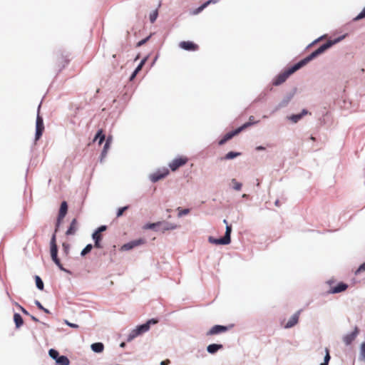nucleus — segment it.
I'll list each match as a JSON object with an SVG mask.
<instances>
[{
  "mask_svg": "<svg viewBox=\"0 0 365 365\" xmlns=\"http://www.w3.org/2000/svg\"><path fill=\"white\" fill-rule=\"evenodd\" d=\"M56 365H69L70 361L66 356L61 355L56 361Z\"/></svg>",
  "mask_w": 365,
  "mask_h": 365,
  "instance_id": "25",
  "label": "nucleus"
},
{
  "mask_svg": "<svg viewBox=\"0 0 365 365\" xmlns=\"http://www.w3.org/2000/svg\"><path fill=\"white\" fill-rule=\"evenodd\" d=\"M55 264H56V266H57V267H58L61 271H63V272H67V273H70V272H69L68 269H65V268L63 267V265H62V264L61 263V261H60V260H59V262H58L57 263H55Z\"/></svg>",
  "mask_w": 365,
  "mask_h": 365,
  "instance_id": "55",
  "label": "nucleus"
},
{
  "mask_svg": "<svg viewBox=\"0 0 365 365\" xmlns=\"http://www.w3.org/2000/svg\"><path fill=\"white\" fill-rule=\"evenodd\" d=\"M303 66L301 64L299 61H298L297 63H294L293 66L287 68V71L291 76L292 74H293L294 72L299 70Z\"/></svg>",
  "mask_w": 365,
  "mask_h": 365,
  "instance_id": "27",
  "label": "nucleus"
},
{
  "mask_svg": "<svg viewBox=\"0 0 365 365\" xmlns=\"http://www.w3.org/2000/svg\"><path fill=\"white\" fill-rule=\"evenodd\" d=\"M14 322L15 323V326H16V329L20 328L23 325V324H24L23 318L21 316V314H19V313H14Z\"/></svg>",
  "mask_w": 365,
  "mask_h": 365,
  "instance_id": "24",
  "label": "nucleus"
},
{
  "mask_svg": "<svg viewBox=\"0 0 365 365\" xmlns=\"http://www.w3.org/2000/svg\"><path fill=\"white\" fill-rule=\"evenodd\" d=\"M360 354L361 357L365 360V342H363L361 345Z\"/></svg>",
  "mask_w": 365,
  "mask_h": 365,
  "instance_id": "53",
  "label": "nucleus"
},
{
  "mask_svg": "<svg viewBox=\"0 0 365 365\" xmlns=\"http://www.w3.org/2000/svg\"><path fill=\"white\" fill-rule=\"evenodd\" d=\"M107 228L108 227L106 225H101L95 230V232L101 234L103 232L106 231Z\"/></svg>",
  "mask_w": 365,
  "mask_h": 365,
  "instance_id": "50",
  "label": "nucleus"
},
{
  "mask_svg": "<svg viewBox=\"0 0 365 365\" xmlns=\"http://www.w3.org/2000/svg\"><path fill=\"white\" fill-rule=\"evenodd\" d=\"M219 1V0H208L205 2H204L205 5L206 6V7L210 4H215V3H217Z\"/></svg>",
  "mask_w": 365,
  "mask_h": 365,
  "instance_id": "62",
  "label": "nucleus"
},
{
  "mask_svg": "<svg viewBox=\"0 0 365 365\" xmlns=\"http://www.w3.org/2000/svg\"><path fill=\"white\" fill-rule=\"evenodd\" d=\"M309 113V111L307 109H302L301 113L299 114L302 118H303L304 115H307Z\"/></svg>",
  "mask_w": 365,
  "mask_h": 365,
  "instance_id": "63",
  "label": "nucleus"
},
{
  "mask_svg": "<svg viewBox=\"0 0 365 365\" xmlns=\"http://www.w3.org/2000/svg\"><path fill=\"white\" fill-rule=\"evenodd\" d=\"M254 116L251 115L249 118V121L248 122H246L245 123H249V127L252 125H255V124H257L258 123V121H254Z\"/></svg>",
  "mask_w": 365,
  "mask_h": 365,
  "instance_id": "57",
  "label": "nucleus"
},
{
  "mask_svg": "<svg viewBox=\"0 0 365 365\" xmlns=\"http://www.w3.org/2000/svg\"><path fill=\"white\" fill-rule=\"evenodd\" d=\"M50 246H57L56 245V233H53L51 241H50Z\"/></svg>",
  "mask_w": 365,
  "mask_h": 365,
  "instance_id": "54",
  "label": "nucleus"
},
{
  "mask_svg": "<svg viewBox=\"0 0 365 365\" xmlns=\"http://www.w3.org/2000/svg\"><path fill=\"white\" fill-rule=\"evenodd\" d=\"M145 242V240L143 238H139L137 240H134L132 241H130L125 244H124L120 250L122 251H129L132 249H133L135 247L140 246Z\"/></svg>",
  "mask_w": 365,
  "mask_h": 365,
  "instance_id": "6",
  "label": "nucleus"
},
{
  "mask_svg": "<svg viewBox=\"0 0 365 365\" xmlns=\"http://www.w3.org/2000/svg\"><path fill=\"white\" fill-rule=\"evenodd\" d=\"M310 61H312V60L310 59L309 56H306L305 58L299 61V62L303 66H306Z\"/></svg>",
  "mask_w": 365,
  "mask_h": 365,
  "instance_id": "48",
  "label": "nucleus"
},
{
  "mask_svg": "<svg viewBox=\"0 0 365 365\" xmlns=\"http://www.w3.org/2000/svg\"><path fill=\"white\" fill-rule=\"evenodd\" d=\"M41 103L38 106L36 120V133H35V141H37L41 137L44 130L43 118L40 115L39 111L41 108Z\"/></svg>",
  "mask_w": 365,
  "mask_h": 365,
  "instance_id": "1",
  "label": "nucleus"
},
{
  "mask_svg": "<svg viewBox=\"0 0 365 365\" xmlns=\"http://www.w3.org/2000/svg\"><path fill=\"white\" fill-rule=\"evenodd\" d=\"M129 206L126 205L124 207H119L116 212V217H119L123 215V212L128 209Z\"/></svg>",
  "mask_w": 365,
  "mask_h": 365,
  "instance_id": "37",
  "label": "nucleus"
},
{
  "mask_svg": "<svg viewBox=\"0 0 365 365\" xmlns=\"http://www.w3.org/2000/svg\"><path fill=\"white\" fill-rule=\"evenodd\" d=\"M149 329L148 324L145 323L137 326L135 329H133L128 335L127 341L130 342L133 341L135 337L147 332Z\"/></svg>",
  "mask_w": 365,
  "mask_h": 365,
  "instance_id": "3",
  "label": "nucleus"
},
{
  "mask_svg": "<svg viewBox=\"0 0 365 365\" xmlns=\"http://www.w3.org/2000/svg\"><path fill=\"white\" fill-rule=\"evenodd\" d=\"M187 162V158L180 157L174 159L171 163H169V168L172 171L177 170L180 167L184 165Z\"/></svg>",
  "mask_w": 365,
  "mask_h": 365,
  "instance_id": "7",
  "label": "nucleus"
},
{
  "mask_svg": "<svg viewBox=\"0 0 365 365\" xmlns=\"http://www.w3.org/2000/svg\"><path fill=\"white\" fill-rule=\"evenodd\" d=\"M169 174L168 168H163L162 170H158L154 173L149 175V179L152 182H156L161 179L165 178Z\"/></svg>",
  "mask_w": 365,
  "mask_h": 365,
  "instance_id": "5",
  "label": "nucleus"
},
{
  "mask_svg": "<svg viewBox=\"0 0 365 365\" xmlns=\"http://www.w3.org/2000/svg\"><path fill=\"white\" fill-rule=\"evenodd\" d=\"M93 246V245L91 244H88L81 251V255L82 257H84L86 256V255H88L89 252H91V251L92 250Z\"/></svg>",
  "mask_w": 365,
  "mask_h": 365,
  "instance_id": "34",
  "label": "nucleus"
},
{
  "mask_svg": "<svg viewBox=\"0 0 365 365\" xmlns=\"http://www.w3.org/2000/svg\"><path fill=\"white\" fill-rule=\"evenodd\" d=\"M228 330V327L224 325H215L207 333V336L219 334Z\"/></svg>",
  "mask_w": 365,
  "mask_h": 365,
  "instance_id": "8",
  "label": "nucleus"
},
{
  "mask_svg": "<svg viewBox=\"0 0 365 365\" xmlns=\"http://www.w3.org/2000/svg\"><path fill=\"white\" fill-rule=\"evenodd\" d=\"M364 18H365V7L362 9V11L355 18H354L353 20L354 21H357Z\"/></svg>",
  "mask_w": 365,
  "mask_h": 365,
  "instance_id": "40",
  "label": "nucleus"
},
{
  "mask_svg": "<svg viewBox=\"0 0 365 365\" xmlns=\"http://www.w3.org/2000/svg\"><path fill=\"white\" fill-rule=\"evenodd\" d=\"M151 35L145 37V38L139 41L137 44H136V46L137 47H140V46H142L143 45H144L150 38Z\"/></svg>",
  "mask_w": 365,
  "mask_h": 365,
  "instance_id": "45",
  "label": "nucleus"
},
{
  "mask_svg": "<svg viewBox=\"0 0 365 365\" xmlns=\"http://www.w3.org/2000/svg\"><path fill=\"white\" fill-rule=\"evenodd\" d=\"M15 305L22 312V313L24 314L27 315V316L30 315L29 312L24 307H23L21 305H20L17 302L15 303Z\"/></svg>",
  "mask_w": 365,
  "mask_h": 365,
  "instance_id": "46",
  "label": "nucleus"
},
{
  "mask_svg": "<svg viewBox=\"0 0 365 365\" xmlns=\"http://www.w3.org/2000/svg\"><path fill=\"white\" fill-rule=\"evenodd\" d=\"M179 46L185 51H195L198 49V46L192 41H181Z\"/></svg>",
  "mask_w": 365,
  "mask_h": 365,
  "instance_id": "10",
  "label": "nucleus"
},
{
  "mask_svg": "<svg viewBox=\"0 0 365 365\" xmlns=\"http://www.w3.org/2000/svg\"><path fill=\"white\" fill-rule=\"evenodd\" d=\"M76 224H77L76 219H75V218L73 219L72 221L71 222L69 227H68L66 232V235H73L76 233V232L77 230Z\"/></svg>",
  "mask_w": 365,
  "mask_h": 365,
  "instance_id": "20",
  "label": "nucleus"
},
{
  "mask_svg": "<svg viewBox=\"0 0 365 365\" xmlns=\"http://www.w3.org/2000/svg\"><path fill=\"white\" fill-rule=\"evenodd\" d=\"M91 350L95 353H101L104 349V345L102 342L93 343L91 345Z\"/></svg>",
  "mask_w": 365,
  "mask_h": 365,
  "instance_id": "21",
  "label": "nucleus"
},
{
  "mask_svg": "<svg viewBox=\"0 0 365 365\" xmlns=\"http://www.w3.org/2000/svg\"><path fill=\"white\" fill-rule=\"evenodd\" d=\"M177 227V225L169 222L163 221L159 222V226L158 228V231L165 232L166 230H175Z\"/></svg>",
  "mask_w": 365,
  "mask_h": 365,
  "instance_id": "14",
  "label": "nucleus"
},
{
  "mask_svg": "<svg viewBox=\"0 0 365 365\" xmlns=\"http://www.w3.org/2000/svg\"><path fill=\"white\" fill-rule=\"evenodd\" d=\"M232 182L234 184L233 188L235 190H240L242 186V184L241 182H237L235 179L232 180Z\"/></svg>",
  "mask_w": 365,
  "mask_h": 365,
  "instance_id": "43",
  "label": "nucleus"
},
{
  "mask_svg": "<svg viewBox=\"0 0 365 365\" xmlns=\"http://www.w3.org/2000/svg\"><path fill=\"white\" fill-rule=\"evenodd\" d=\"M359 333V329L357 327H355L354 330L347 334H346L343 337V341L346 345H350L353 341L356 339L357 334Z\"/></svg>",
  "mask_w": 365,
  "mask_h": 365,
  "instance_id": "11",
  "label": "nucleus"
},
{
  "mask_svg": "<svg viewBox=\"0 0 365 365\" xmlns=\"http://www.w3.org/2000/svg\"><path fill=\"white\" fill-rule=\"evenodd\" d=\"M328 47L327 46L326 43H323L318 48H317L315 51H312L310 54L308 56H309L310 59L312 61L321 54L324 53L327 50H328Z\"/></svg>",
  "mask_w": 365,
  "mask_h": 365,
  "instance_id": "13",
  "label": "nucleus"
},
{
  "mask_svg": "<svg viewBox=\"0 0 365 365\" xmlns=\"http://www.w3.org/2000/svg\"><path fill=\"white\" fill-rule=\"evenodd\" d=\"M325 356H324V362H329L330 359H331V356H330V354H329V350L328 348H326L325 349Z\"/></svg>",
  "mask_w": 365,
  "mask_h": 365,
  "instance_id": "47",
  "label": "nucleus"
},
{
  "mask_svg": "<svg viewBox=\"0 0 365 365\" xmlns=\"http://www.w3.org/2000/svg\"><path fill=\"white\" fill-rule=\"evenodd\" d=\"M62 247L63 254L67 256L69 253L70 245L66 242H63Z\"/></svg>",
  "mask_w": 365,
  "mask_h": 365,
  "instance_id": "42",
  "label": "nucleus"
},
{
  "mask_svg": "<svg viewBox=\"0 0 365 365\" xmlns=\"http://www.w3.org/2000/svg\"><path fill=\"white\" fill-rule=\"evenodd\" d=\"M149 58V56H145L140 62V63L138 65V66L135 68V70L133 71V72L132 73V74L130 75L129 79L130 81H133L136 75L139 73V71L142 69L143 66L145 65V63H146V61H148Z\"/></svg>",
  "mask_w": 365,
  "mask_h": 365,
  "instance_id": "16",
  "label": "nucleus"
},
{
  "mask_svg": "<svg viewBox=\"0 0 365 365\" xmlns=\"http://www.w3.org/2000/svg\"><path fill=\"white\" fill-rule=\"evenodd\" d=\"M34 279L37 289L39 290H43L44 288V284L41 278L38 275H35Z\"/></svg>",
  "mask_w": 365,
  "mask_h": 365,
  "instance_id": "30",
  "label": "nucleus"
},
{
  "mask_svg": "<svg viewBox=\"0 0 365 365\" xmlns=\"http://www.w3.org/2000/svg\"><path fill=\"white\" fill-rule=\"evenodd\" d=\"M111 143H112V136L109 135L107 137L105 144L110 146Z\"/></svg>",
  "mask_w": 365,
  "mask_h": 365,
  "instance_id": "61",
  "label": "nucleus"
},
{
  "mask_svg": "<svg viewBox=\"0 0 365 365\" xmlns=\"http://www.w3.org/2000/svg\"><path fill=\"white\" fill-rule=\"evenodd\" d=\"M302 118L300 116L299 113L292 114L291 115L287 116V119L292 121L293 123H297L299 122Z\"/></svg>",
  "mask_w": 365,
  "mask_h": 365,
  "instance_id": "33",
  "label": "nucleus"
},
{
  "mask_svg": "<svg viewBox=\"0 0 365 365\" xmlns=\"http://www.w3.org/2000/svg\"><path fill=\"white\" fill-rule=\"evenodd\" d=\"M68 212V204L66 201H63L61 203L60 209L58 211V217H59V220H63L65 216L66 215Z\"/></svg>",
  "mask_w": 365,
  "mask_h": 365,
  "instance_id": "19",
  "label": "nucleus"
},
{
  "mask_svg": "<svg viewBox=\"0 0 365 365\" xmlns=\"http://www.w3.org/2000/svg\"><path fill=\"white\" fill-rule=\"evenodd\" d=\"M348 288V285L344 282H339L336 286L331 287L329 291L330 294H337L345 291Z\"/></svg>",
  "mask_w": 365,
  "mask_h": 365,
  "instance_id": "15",
  "label": "nucleus"
},
{
  "mask_svg": "<svg viewBox=\"0 0 365 365\" xmlns=\"http://www.w3.org/2000/svg\"><path fill=\"white\" fill-rule=\"evenodd\" d=\"M290 75L287 73V70L277 75L272 81V84L275 86H279L283 83Z\"/></svg>",
  "mask_w": 365,
  "mask_h": 365,
  "instance_id": "9",
  "label": "nucleus"
},
{
  "mask_svg": "<svg viewBox=\"0 0 365 365\" xmlns=\"http://www.w3.org/2000/svg\"><path fill=\"white\" fill-rule=\"evenodd\" d=\"M34 303L39 309L43 311L46 314H50V311L48 309L43 307L38 300H35Z\"/></svg>",
  "mask_w": 365,
  "mask_h": 365,
  "instance_id": "36",
  "label": "nucleus"
},
{
  "mask_svg": "<svg viewBox=\"0 0 365 365\" xmlns=\"http://www.w3.org/2000/svg\"><path fill=\"white\" fill-rule=\"evenodd\" d=\"M109 148H110L109 145L104 144L103 148L101 155H100V162L101 163L103 162L104 158L106 157Z\"/></svg>",
  "mask_w": 365,
  "mask_h": 365,
  "instance_id": "31",
  "label": "nucleus"
},
{
  "mask_svg": "<svg viewBox=\"0 0 365 365\" xmlns=\"http://www.w3.org/2000/svg\"><path fill=\"white\" fill-rule=\"evenodd\" d=\"M222 349L223 345L221 344H210L207 346V351L210 354H215Z\"/></svg>",
  "mask_w": 365,
  "mask_h": 365,
  "instance_id": "18",
  "label": "nucleus"
},
{
  "mask_svg": "<svg viewBox=\"0 0 365 365\" xmlns=\"http://www.w3.org/2000/svg\"><path fill=\"white\" fill-rule=\"evenodd\" d=\"M158 13L157 10H155L153 12H151L150 14V16H149L150 21L151 23H154L158 17Z\"/></svg>",
  "mask_w": 365,
  "mask_h": 365,
  "instance_id": "39",
  "label": "nucleus"
},
{
  "mask_svg": "<svg viewBox=\"0 0 365 365\" xmlns=\"http://www.w3.org/2000/svg\"><path fill=\"white\" fill-rule=\"evenodd\" d=\"M61 220H59V217H57V220H56V227H55V232L54 233H56L58 231V228L60 227Z\"/></svg>",
  "mask_w": 365,
  "mask_h": 365,
  "instance_id": "58",
  "label": "nucleus"
},
{
  "mask_svg": "<svg viewBox=\"0 0 365 365\" xmlns=\"http://www.w3.org/2000/svg\"><path fill=\"white\" fill-rule=\"evenodd\" d=\"M301 311L302 310L297 311L290 317V319L288 320V322L284 327L285 329H290L298 323Z\"/></svg>",
  "mask_w": 365,
  "mask_h": 365,
  "instance_id": "12",
  "label": "nucleus"
},
{
  "mask_svg": "<svg viewBox=\"0 0 365 365\" xmlns=\"http://www.w3.org/2000/svg\"><path fill=\"white\" fill-rule=\"evenodd\" d=\"M249 123H244L241 126L238 127L237 128L232 130L228 133H227L218 142V144L220 145H224L227 141L232 139L234 136L238 135L240 133H241L242 130L246 129L249 127Z\"/></svg>",
  "mask_w": 365,
  "mask_h": 365,
  "instance_id": "2",
  "label": "nucleus"
},
{
  "mask_svg": "<svg viewBox=\"0 0 365 365\" xmlns=\"http://www.w3.org/2000/svg\"><path fill=\"white\" fill-rule=\"evenodd\" d=\"M303 66L301 64L299 61H298L297 63H294L293 66L287 68V71L291 76L292 74H293L294 72L299 70Z\"/></svg>",
  "mask_w": 365,
  "mask_h": 365,
  "instance_id": "26",
  "label": "nucleus"
},
{
  "mask_svg": "<svg viewBox=\"0 0 365 365\" xmlns=\"http://www.w3.org/2000/svg\"><path fill=\"white\" fill-rule=\"evenodd\" d=\"M206 8V6L205 5V4L203 3L201 6H200L198 8H197L194 11H193V14H199L200 12H201L203 9H205Z\"/></svg>",
  "mask_w": 365,
  "mask_h": 365,
  "instance_id": "51",
  "label": "nucleus"
},
{
  "mask_svg": "<svg viewBox=\"0 0 365 365\" xmlns=\"http://www.w3.org/2000/svg\"><path fill=\"white\" fill-rule=\"evenodd\" d=\"M158 226H159V222H153V223H148L145 225V227L150 229V230H154L155 231H158Z\"/></svg>",
  "mask_w": 365,
  "mask_h": 365,
  "instance_id": "35",
  "label": "nucleus"
},
{
  "mask_svg": "<svg viewBox=\"0 0 365 365\" xmlns=\"http://www.w3.org/2000/svg\"><path fill=\"white\" fill-rule=\"evenodd\" d=\"M322 38V36H321V37H319V38H318L315 39L314 41H312L311 43H309V44L307 46V48H309L312 47V46H314L315 43H317L319 41H320Z\"/></svg>",
  "mask_w": 365,
  "mask_h": 365,
  "instance_id": "60",
  "label": "nucleus"
},
{
  "mask_svg": "<svg viewBox=\"0 0 365 365\" xmlns=\"http://www.w3.org/2000/svg\"><path fill=\"white\" fill-rule=\"evenodd\" d=\"M50 252H51V256L58 255V247L57 246H50Z\"/></svg>",
  "mask_w": 365,
  "mask_h": 365,
  "instance_id": "49",
  "label": "nucleus"
},
{
  "mask_svg": "<svg viewBox=\"0 0 365 365\" xmlns=\"http://www.w3.org/2000/svg\"><path fill=\"white\" fill-rule=\"evenodd\" d=\"M208 242L211 244L214 245H229V242L224 238V237H221L220 238H215L212 236H210L208 237Z\"/></svg>",
  "mask_w": 365,
  "mask_h": 365,
  "instance_id": "17",
  "label": "nucleus"
},
{
  "mask_svg": "<svg viewBox=\"0 0 365 365\" xmlns=\"http://www.w3.org/2000/svg\"><path fill=\"white\" fill-rule=\"evenodd\" d=\"M48 355L49 356L55 360V361L57 360V358L59 357L61 355L59 354V352L54 349H50L48 351Z\"/></svg>",
  "mask_w": 365,
  "mask_h": 365,
  "instance_id": "32",
  "label": "nucleus"
},
{
  "mask_svg": "<svg viewBox=\"0 0 365 365\" xmlns=\"http://www.w3.org/2000/svg\"><path fill=\"white\" fill-rule=\"evenodd\" d=\"M158 322V320L157 319H155V318H152L150 319H148L145 324H148V326H149V328H150V326L151 325H153V324H155Z\"/></svg>",
  "mask_w": 365,
  "mask_h": 365,
  "instance_id": "52",
  "label": "nucleus"
},
{
  "mask_svg": "<svg viewBox=\"0 0 365 365\" xmlns=\"http://www.w3.org/2000/svg\"><path fill=\"white\" fill-rule=\"evenodd\" d=\"M346 36V34L340 36L334 39L328 40L327 42H325L328 48H330L334 45L339 43L341 41H342Z\"/></svg>",
  "mask_w": 365,
  "mask_h": 365,
  "instance_id": "23",
  "label": "nucleus"
},
{
  "mask_svg": "<svg viewBox=\"0 0 365 365\" xmlns=\"http://www.w3.org/2000/svg\"><path fill=\"white\" fill-rule=\"evenodd\" d=\"M64 323L68 325V327H71V328H78V325L76 324H74V323H71L70 322H68V320H65L64 321Z\"/></svg>",
  "mask_w": 365,
  "mask_h": 365,
  "instance_id": "56",
  "label": "nucleus"
},
{
  "mask_svg": "<svg viewBox=\"0 0 365 365\" xmlns=\"http://www.w3.org/2000/svg\"><path fill=\"white\" fill-rule=\"evenodd\" d=\"M296 91H297V88H294L291 92L287 93L283 98V99L279 103V104L276 106V108H274L273 112H275L282 108L287 107L288 106V104L289 103V102L291 101V100L294 96Z\"/></svg>",
  "mask_w": 365,
  "mask_h": 365,
  "instance_id": "4",
  "label": "nucleus"
},
{
  "mask_svg": "<svg viewBox=\"0 0 365 365\" xmlns=\"http://www.w3.org/2000/svg\"><path fill=\"white\" fill-rule=\"evenodd\" d=\"M241 155V153L235 151L228 152L222 159V160H232Z\"/></svg>",
  "mask_w": 365,
  "mask_h": 365,
  "instance_id": "28",
  "label": "nucleus"
},
{
  "mask_svg": "<svg viewBox=\"0 0 365 365\" xmlns=\"http://www.w3.org/2000/svg\"><path fill=\"white\" fill-rule=\"evenodd\" d=\"M94 245H93L94 247L101 249L102 248L101 241H93Z\"/></svg>",
  "mask_w": 365,
  "mask_h": 365,
  "instance_id": "59",
  "label": "nucleus"
},
{
  "mask_svg": "<svg viewBox=\"0 0 365 365\" xmlns=\"http://www.w3.org/2000/svg\"><path fill=\"white\" fill-rule=\"evenodd\" d=\"M231 233H232V226L230 225H227L225 227V232L224 235V238L227 240L229 243L231 242Z\"/></svg>",
  "mask_w": 365,
  "mask_h": 365,
  "instance_id": "29",
  "label": "nucleus"
},
{
  "mask_svg": "<svg viewBox=\"0 0 365 365\" xmlns=\"http://www.w3.org/2000/svg\"><path fill=\"white\" fill-rule=\"evenodd\" d=\"M106 139V135L102 129H99L95 135L93 141L98 140V145H101Z\"/></svg>",
  "mask_w": 365,
  "mask_h": 365,
  "instance_id": "22",
  "label": "nucleus"
},
{
  "mask_svg": "<svg viewBox=\"0 0 365 365\" xmlns=\"http://www.w3.org/2000/svg\"><path fill=\"white\" fill-rule=\"evenodd\" d=\"M92 239L93 241H101L103 239V235L102 234L98 233L94 231L92 234Z\"/></svg>",
  "mask_w": 365,
  "mask_h": 365,
  "instance_id": "38",
  "label": "nucleus"
},
{
  "mask_svg": "<svg viewBox=\"0 0 365 365\" xmlns=\"http://www.w3.org/2000/svg\"><path fill=\"white\" fill-rule=\"evenodd\" d=\"M364 271H365V262L364 263H362L358 267V269L355 271L354 274H355V275H358V274H361V272H363Z\"/></svg>",
  "mask_w": 365,
  "mask_h": 365,
  "instance_id": "44",
  "label": "nucleus"
},
{
  "mask_svg": "<svg viewBox=\"0 0 365 365\" xmlns=\"http://www.w3.org/2000/svg\"><path fill=\"white\" fill-rule=\"evenodd\" d=\"M178 210L179 211L178 214V217H181L190 212V209L188 208L180 210V207H178Z\"/></svg>",
  "mask_w": 365,
  "mask_h": 365,
  "instance_id": "41",
  "label": "nucleus"
},
{
  "mask_svg": "<svg viewBox=\"0 0 365 365\" xmlns=\"http://www.w3.org/2000/svg\"><path fill=\"white\" fill-rule=\"evenodd\" d=\"M170 364V360L165 359L164 361H162L160 364V365H169Z\"/></svg>",
  "mask_w": 365,
  "mask_h": 365,
  "instance_id": "64",
  "label": "nucleus"
}]
</instances>
